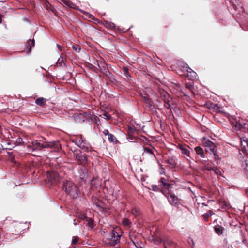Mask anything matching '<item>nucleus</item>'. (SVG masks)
<instances>
[{"label": "nucleus", "mask_w": 248, "mask_h": 248, "mask_svg": "<svg viewBox=\"0 0 248 248\" xmlns=\"http://www.w3.org/2000/svg\"><path fill=\"white\" fill-rule=\"evenodd\" d=\"M59 147L60 144L58 142H49L42 144L37 140L32 141L31 145H28L27 146L28 151L29 152L41 151L43 148H55L58 149Z\"/></svg>", "instance_id": "f257e3e1"}, {"label": "nucleus", "mask_w": 248, "mask_h": 248, "mask_svg": "<svg viewBox=\"0 0 248 248\" xmlns=\"http://www.w3.org/2000/svg\"><path fill=\"white\" fill-rule=\"evenodd\" d=\"M63 188L66 193L71 198H76L78 196V187L73 182H65L63 184Z\"/></svg>", "instance_id": "f03ea898"}, {"label": "nucleus", "mask_w": 248, "mask_h": 248, "mask_svg": "<svg viewBox=\"0 0 248 248\" xmlns=\"http://www.w3.org/2000/svg\"><path fill=\"white\" fill-rule=\"evenodd\" d=\"M121 237V234L116 231L113 230L110 233V238L108 240L109 244L111 246L117 244L120 242Z\"/></svg>", "instance_id": "7ed1b4c3"}, {"label": "nucleus", "mask_w": 248, "mask_h": 248, "mask_svg": "<svg viewBox=\"0 0 248 248\" xmlns=\"http://www.w3.org/2000/svg\"><path fill=\"white\" fill-rule=\"evenodd\" d=\"M47 177L52 184H57L60 179V176L58 172L55 171H48Z\"/></svg>", "instance_id": "20e7f679"}, {"label": "nucleus", "mask_w": 248, "mask_h": 248, "mask_svg": "<svg viewBox=\"0 0 248 248\" xmlns=\"http://www.w3.org/2000/svg\"><path fill=\"white\" fill-rule=\"evenodd\" d=\"M76 159L78 160L81 164L85 165L87 163V156L81 152L74 153Z\"/></svg>", "instance_id": "39448f33"}, {"label": "nucleus", "mask_w": 248, "mask_h": 248, "mask_svg": "<svg viewBox=\"0 0 248 248\" xmlns=\"http://www.w3.org/2000/svg\"><path fill=\"white\" fill-rule=\"evenodd\" d=\"M73 141L81 149L85 147V140L81 135L77 136L75 139H73Z\"/></svg>", "instance_id": "423d86ee"}, {"label": "nucleus", "mask_w": 248, "mask_h": 248, "mask_svg": "<svg viewBox=\"0 0 248 248\" xmlns=\"http://www.w3.org/2000/svg\"><path fill=\"white\" fill-rule=\"evenodd\" d=\"M177 147L181 151L182 154L185 155L187 157H190V148L188 146L186 145L178 144Z\"/></svg>", "instance_id": "0eeeda50"}, {"label": "nucleus", "mask_w": 248, "mask_h": 248, "mask_svg": "<svg viewBox=\"0 0 248 248\" xmlns=\"http://www.w3.org/2000/svg\"><path fill=\"white\" fill-rule=\"evenodd\" d=\"M241 142L242 146H243L242 150L244 153L248 154V140L246 137H242L241 138Z\"/></svg>", "instance_id": "6e6552de"}, {"label": "nucleus", "mask_w": 248, "mask_h": 248, "mask_svg": "<svg viewBox=\"0 0 248 248\" xmlns=\"http://www.w3.org/2000/svg\"><path fill=\"white\" fill-rule=\"evenodd\" d=\"M165 162L170 165L171 168H174L177 165V160L175 157H169Z\"/></svg>", "instance_id": "1a4fd4ad"}, {"label": "nucleus", "mask_w": 248, "mask_h": 248, "mask_svg": "<svg viewBox=\"0 0 248 248\" xmlns=\"http://www.w3.org/2000/svg\"><path fill=\"white\" fill-rule=\"evenodd\" d=\"M202 163L204 165L205 168L207 170H212L215 168V165L211 161L207 160H202Z\"/></svg>", "instance_id": "9d476101"}, {"label": "nucleus", "mask_w": 248, "mask_h": 248, "mask_svg": "<svg viewBox=\"0 0 248 248\" xmlns=\"http://www.w3.org/2000/svg\"><path fill=\"white\" fill-rule=\"evenodd\" d=\"M195 151L198 155H199L201 157L204 158L205 157L204 151L203 149L200 146H197L195 148Z\"/></svg>", "instance_id": "9b49d317"}, {"label": "nucleus", "mask_w": 248, "mask_h": 248, "mask_svg": "<svg viewBox=\"0 0 248 248\" xmlns=\"http://www.w3.org/2000/svg\"><path fill=\"white\" fill-rule=\"evenodd\" d=\"M159 182L161 183V186L163 188L168 189L170 186V184L168 183L166 179L163 177L161 178Z\"/></svg>", "instance_id": "f8f14e48"}, {"label": "nucleus", "mask_w": 248, "mask_h": 248, "mask_svg": "<svg viewBox=\"0 0 248 248\" xmlns=\"http://www.w3.org/2000/svg\"><path fill=\"white\" fill-rule=\"evenodd\" d=\"M169 202L171 204H176L178 202V198L174 195L170 194L168 197Z\"/></svg>", "instance_id": "ddd939ff"}, {"label": "nucleus", "mask_w": 248, "mask_h": 248, "mask_svg": "<svg viewBox=\"0 0 248 248\" xmlns=\"http://www.w3.org/2000/svg\"><path fill=\"white\" fill-rule=\"evenodd\" d=\"M215 231L218 235L223 233V228L222 226L217 224L214 227Z\"/></svg>", "instance_id": "4468645a"}, {"label": "nucleus", "mask_w": 248, "mask_h": 248, "mask_svg": "<svg viewBox=\"0 0 248 248\" xmlns=\"http://www.w3.org/2000/svg\"><path fill=\"white\" fill-rule=\"evenodd\" d=\"M46 99L43 97H39L35 100V103L36 104L40 106H43L45 102H46Z\"/></svg>", "instance_id": "2eb2a0df"}, {"label": "nucleus", "mask_w": 248, "mask_h": 248, "mask_svg": "<svg viewBox=\"0 0 248 248\" xmlns=\"http://www.w3.org/2000/svg\"><path fill=\"white\" fill-rule=\"evenodd\" d=\"M206 151L209 152L210 154H212L213 152H215L216 145L214 143H212V145H210V146L206 147Z\"/></svg>", "instance_id": "dca6fc26"}, {"label": "nucleus", "mask_w": 248, "mask_h": 248, "mask_svg": "<svg viewBox=\"0 0 248 248\" xmlns=\"http://www.w3.org/2000/svg\"><path fill=\"white\" fill-rule=\"evenodd\" d=\"M212 143L213 142L212 141H211L210 140H209L206 139L205 138H203L202 144L204 147H206L210 146V145H212Z\"/></svg>", "instance_id": "f3484780"}, {"label": "nucleus", "mask_w": 248, "mask_h": 248, "mask_svg": "<svg viewBox=\"0 0 248 248\" xmlns=\"http://www.w3.org/2000/svg\"><path fill=\"white\" fill-rule=\"evenodd\" d=\"M57 65L59 67H62L64 65V59L62 57H60L57 61Z\"/></svg>", "instance_id": "a211bd4d"}, {"label": "nucleus", "mask_w": 248, "mask_h": 248, "mask_svg": "<svg viewBox=\"0 0 248 248\" xmlns=\"http://www.w3.org/2000/svg\"><path fill=\"white\" fill-rule=\"evenodd\" d=\"M145 102L148 105L150 108L153 107V103L150 100L148 96H144L142 97Z\"/></svg>", "instance_id": "6ab92c4d"}, {"label": "nucleus", "mask_w": 248, "mask_h": 248, "mask_svg": "<svg viewBox=\"0 0 248 248\" xmlns=\"http://www.w3.org/2000/svg\"><path fill=\"white\" fill-rule=\"evenodd\" d=\"M105 25L107 27H108V28H110V29H113L115 28L114 24L112 22L105 21Z\"/></svg>", "instance_id": "aec40b11"}, {"label": "nucleus", "mask_w": 248, "mask_h": 248, "mask_svg": "<svg viewBox=\"0 0 248 248\" xmlns=\"http://www.w3.org/2000/svg\"><path fill=\"white\" fill-rule=\"evenodd\" d=\"M130 223V221L127 218H124L122 221L123 225L125 227H129Z\"/></svg>", "instance_id": "412c9836"}, {"label": "nucleus", "mask_w": 248, "mask_h": 248, "mask_svg": "<svg viewBox=\"0 0 248 248\" xmlns=\"http://www.w3.org/2000/svg\"><path fill=\"white\" fill-rule=\"evenodd\" d=\"M128 130H129V140H133V138L132 135H131L130 133H133L134 131L135 130V129L134 128H132L131 127H128Z\"/></svg>", "instance_id": "4be33fe9"}, {"label": "nucleus", "mask_w": 248, "mask_h": 248, "mask_svg": "<svg viewBox=\"0 0 248 248\" xmlns=\"http://www.w3.org/2000/svg\"><path fill=\"white\" fill-rule=\"evenodd\" d=\"M108 139L111 142H115L117 140L116 138L112 134H108Z\"/></svg>", "instance_id": "5701e85b"}, {"label": "nucleus", "mask_w": 248, "mask_h": 248, "mask_svg": "<svg viewBox=\"0 0 248 248\" xmlns=\"http://www.w3.org/2000/svg\"><path fill=\"white\" fill-rule=\"evenodd\" d=\"M72 48L73 50L76 52H79L81 50L80 46L78 45H73Z\"/></svg>", "instance_id": "b1692460"}, {"label": "nucleus", "mask_w": 248, "mask_h": 248, "mask_svg": "<svg viewBox=\"0 0 248 248\" xmlns=\"http://www.w3.org/2000/svg\"><path fill=\"white\" fill-rule=\"evenodd\" d=\"M131 213L135 216H137L140 214V211L136 208H133L131 210Z\"/></svg>", "instance_id": "393cba45"}, {"label": "nucleus", "mask_w": 248, "mask_h": 248, "mask_svg": "<svg viewBox=\"0 0 248 248\" xmlns=\"http://www.w3.org/2000/svg\"><path fill=\"white\" fill-rule=\"evenodd\" d=\"M100 116L102 117V118H104L106 120L109 119L111 118L110 115H108V114L107 112H104L102 115H100Z\"/></svg>", "instance_id": "a878e982"}, {"label": "nucleus", "mask_w": 248, "mask_h": 248, "mask_svg": "<svg viewBox=\"0 0 248 248\" xmlns=\"http://www.w3.org/2000/svg\"><path fill=\"white\" fill-rule=\"evenodd\" d=\"M144 151L145 153L150 154H153V152L152 149H151L149 147H144Z\"/></svg>", "instance_id": "bb28decb"}, {"label": "nucleus", "mask_w": 248, "mask_h": 248, "mask_svg": "<svg viewBox=\"0 0 248 248\" xmlns=\"http://www.w3.org/2000/svg\"><path fill=\"white\" fill-rule=\"evenodd\" d=\"M186 88L188 89L190 91H192L194 88L193 84L189 83H187L186 84Z\"/></svg>", "instance_id": "cd10ccee"}, {"label": "nucleus", "mask_w": 248, "mask_h": 248, "mask_svg": "<svg viewBox=\"0 0 248 248\" xmlns=\"http://www.w3.org/2000/svg\"><path fill=\"white\" fill-rule=\"evenodd\" d=\"M243 172L247 177H248V164H246V167L243 170Z\"/></svg>", "instance_id": "c85d7f7f"}, {"label": "nucleus", "mask_w": 248, "mask_h": 248, "mask_svg": "<svg viewBox=\"0 0 248 248\" xmlns=\"http://www.w3.org/2000/svg\"><path fill=\"white\" fill-rule=\"evenodd\" d=\"M23 142L22 139L19 137L18 138L16 141V143L17 145L21 144Z\"/></svg>", "instance_id": "c756f323"}, {"label": "nucleus", "mask_w": 248, "mask_h": 248, "mask_svg": "<svg viewBox=\"0 0 248 248\" xmlns=\"http://www.w3.org/2000/svg\"><path fill=\"white\" fill-rule=\"evenodd\" d=\"M190 70L191 71H187V76L194 77L196 75L195 72L192 71V70L191 69H190Z\"/></svg>", "instance_id": "7c9ffc66"}, {"label": "nucleus", "mask_w": 248, "mask_h": 248, "mask_svg": "<svg viewBox=\"0 0 248 248\" xmlns=\"http://www.w3.org/2000/svg\"><path fill=\"white\" fill-rule=\"evenodd\" d=\"M212 170H214V172L216 174H219L220 173V170L215 166V168H214Z\"/></svg>", "instance_id": "2f4dec72"}, {"label": "nucleus", "mask_w": 248, "mask_h": 248, "mask_svg": "<svg viewBox=\"0 0 248 248\" xmlns=\"http://www.w3.org/2000/svg\"><path fill=\"white\" fill-rule=\"evenodd\" d=\"M152 189L154 191H157L159 190V188L157 185H153L152 186Z\"/></svg>", "instance_id": "473e14b6"}, {"label": "nucleus", "mask_w": 248, "mask_h": 248, "mask_svg": "<svg viewBox=\"0 0 248 248\" xmlns=\"http://www.w3.org/2000/svg\"><path fill=\"white\" fill-rule=\"evenodd\" d=\"M212 154H213L214 155V158H215V160H217L219 158H218V155H217L216 151H215V152H213Z\"/></svg>", "instance_id": "72a5a7b5"}, {"label": "nucleus", "mask_w": 248, "mask_h": 248, "mask_svg": "<svg viewBox=\"0 0 248 248\" xmlns=\"http://www.w3.org/2000/svg\"><path fill=\"white\" fill-rule=\"evenodd\" d=\"M212 154H213L214 155V158H215V160H217L219 158H218V155H217L216 151H215V152H213Z\"/></svg>", "instance_id": "f704fd0d"}, {"label": "nucleus", "mask_w": 248, "mask_h": 248, "mask_svg": "<svg viewBox=\"0 0 248 248\" xmlns=\"http://www.w3.org/2000/svg\"><path fill=\"white\" fill-rule=\"evenodd\" d=\"M46 7L48 10L52 11V8L49 3L46 4Z\"/></svg>", "instance_id": "c9c22d12"}, {"label": "nucleus", "mask_w": 248, "mask_h": 248, "mask_svg": "<svg viewBox=\"0 0 248 248\" xmlns=\"http://www.w3.org/2000/svg\"><path fill=\"white\" fill-rule=\"evenodd\" d=\"M88 225H89V227H90L91 228L93 227V220L92 219H89L88 220Z\"/></svg>", "instance_id": "e433bc0d"}, {"label": "nucleus", "mask_w": 248, "mask_h": 248, "mask_svg": "<svg viewBox=\"0 0 248 248\" xmlns=\"http://www.w3.org/2000/svg\"><path fill=\"white\" fill-rule=\"evenodd\" d=\"M88 114L87 113H85V114H79L78 115V117L79 119H82L84 117V115H85V116H87Z\"/></svg>", "instance_id": "4c0bfd02"}, {"label": "nucleus", "mask_w": 248, "mask_h": 248, "mask_svg": "<svg viewBox=\"0 0 248 248\" xmlns=\"http://www.w3.org/2000/svg\"><path fill=\"white\" fill-rule=\"evenodd\" d=\"M78 237H75L74 239H73L72 243L76 244L78 242Z\"/></svg>", "instance_id": "58836bf2"}, {"label": "nucleus", "mask_w": 248, "mask_h": 248, "mask_svg": "<svg viewBox=\"0 0 248 248\" xmlns=\"http://www.w3.org/2000/svg\"><path fill=\"white\" fill-rule=\"evenodd\" d=\"M29 45L30 46L31 44H32L33 46L34 45V40H30L29 42Z\"/></svg>", "instance_id": "ea45409f"}, {"label": "nucleus", "mask_w": 248, "mask_h": 248, "mask_svg": "<svg viewBox=\"0 0 248 248\" xmlns=\"http://www.w3.org/2000/svg\"><path fill=\"white\" fill-rule=\"evenodd\" d=\"M103 133L104 135H108V134H110V133H109V132L108 130H105L104 131H103Z\"/></svg>", "instance_id": "a19ab883"}, {"label": "nucleus", "mask_w": 248, "mask_h": 248, "mask_svg": "<svg viewBox=\"0 0 248 248\" xmlns=\"http://www.w3.org/2000/svg\"><path fill=\"white\" fill-rule=\"evenodd\" d=\"M57 46L59 48V49L60 50V51H62V46L59 44H57Z\"/></svg>", "instance_id": "79ce46f5"}, {"label": "nucleus", "mask_w": 248, "mask_h": 248, "mask_svg": "<svg viewBox=\"0 0 248 248\" xmlns=\"http://www.w3.org/2000/svg\"><path fill=\"white\" fill-rule=\"evenodd\" d=\"M27 50L29 52H30L31 51V46H29V47H27Z\"/></svg>", "instance_id": "37998d69"}, {"label": "nucleus", "mask_w": 248, "mask_h": 248, "mask_svg": "<svg viewBox=\"0 0 248 248\" xmlns=\"http://www.w3.org/2000/svg\"><path fill=\"white\" fill-rule=\"evenodd\" d=\"M124 70L126 73L128 72V69L126 67L124 68Z\"/></svg>", "instance_id": "c03bdc74"}, {"label": "nucleus", "mask_w": 248, "mask_h": 248, "mask_svg": "<svg viewBox=\"0 0 248 248\" xmlns=\"http://www.w3.org/2000/svg\"><path fill=\"white\" fill-rule=\"evenodd\" d=\"M93 66L91 64H89V67L90 69H92L93 68Z\"/></svg>", "instance_id": "a18cd8bd"}, {"label": "nucleus", "mask_w": 248, "mask_h": 248, "mask_svg": "<svg viewBox=\"0 0 248 248\" xmlns=\"http://www.w3.org/2000/svg\"><path fill=\"white\" fill-rule=\"evenodd\" d=\"M64 3H65V4L66 5H69V3H70V1H65Z\"/></svg>", "instance_id": "49530a36"}, {"label": "nucleus", "mask_w": 248, "mask_h": 248, "mask_svg": "<svg viewBox=\"0 0 248 248\" xmlns=\"http://www.w3.org/2000/svg\"><path fill=\"white\" fill-rule=\"evenodd\" d=\"M90 18L92 19H93L94 17L93 16H92V15H90Z\"/></svg>", "instance_id": "de8ad7c7"}, {"label": "nucleus", "mask_w": 248, "mask_h": 248, "mask_svg": "<svg viewBox=\"0 0 248 248\" xmlns=\"http://www.w3.org/2000/svg\"><path fill=\"white\" fill-rule=\"evenodd\" d=\"M1 131H2V128H1V126L0 125V134H1Z\"/></svg>", "instance_id": "09e8293b"}, {"label": "nucleus", "mask_w": 248, "mask_h": 248, "mask_svg": "<svg viewBox=\"0 0 248 248\" xmlns=\"http://www.w3.org/2000/svg\"><path fill=\"white\" fill-rule=\"evenodd\" d=\"M164 173H165V171H164V170H163L162 171H161V172H160V174H164Z\"/></svg>", "instance_id": "8fccbe9b"}, {"label": "nucleus", "mask_w": 248, "mask_h": 248, "mask_svg": "<svg viewBox=\"0 0 248 248\" xmlns=\"http://www.w3.org/2000/svg\"><path fill=\"white\" fill-rule=\"evenodd\" d=\"M97 62L98 66H100V65H99V61H98V60H97Z\"/></svg>", "instance_id": "3c124183"}, {"label": "nucleus", "mask_w": 248, "mask_h": 248, "mask_svg": "<svg viewBox=\"0 0 248 248\" xmlns=\"http://www.w3.org/2000/svg\"><path fill=\"white\" fill-rule=\"evenodd\" d=\"M212 215V211H210V215Z\"/></svg>", "instance_id": "603ef678"}, {"label": "nucleus", "mask_w": 248, "mask_h": 248, "mask_svg": "<svg viewBox=\"0 0 248 248\" xmlns=\"http://www.w3.org/2000/svg\"><path fill=\"white\" fill-rule=\"evenodd\" d=\"M246 193H247V195L248 196V189L246 190Z\"/></svg>", "instance_id": "864d4df0"}, {"label": "nucleus", "mask_w": 248, "mask_h": 248, "mask_svg": "<svg viewBox=\"0 0 248 248\" xmlns=\"http://www.w3.org/2000/svg\"><path fill=\"white\" fill-rule=\"evenodd\" d=\"M74 225H77V223H76V222H75L74 223Z\"/></svg>", "instance_id": "5fc2aeb1"}]
</instances>
